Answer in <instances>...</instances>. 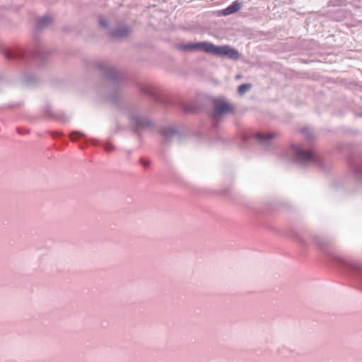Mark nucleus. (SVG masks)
I'll list each match as a JSON object with an SVG mask.
<instances>
[{"instance_id":"nucleus-1","label":"nucleus","mask_w":362,"mask_h":362,"mask_svg":"<svg viewBox=\"0 0 362 362\" xmlns=\"http://www.w3.org/2000/svg\"><path fill=\"white\" fill-rule=\"evenodd\" d=\"M185 50H202L206 53H212L217 55H226V47H215L206 42L189 43L182 47Z\"/></svg>"},{"instance_id":"nucleus-2","label":"nucleus","mask_w":362,"mask_h":362,"mask_svg":"<svg viewBox=\"0 0 362 362\" xmlns=\"http://www.w3.org/2000/svg\"><path fill=\"white\" fill-rule=\"evenodd\" d=\"M294 156L296 160L300 163H305L315 159L314 151L304 150L298 146L294 148Z\"/></svg>"},{"instance_id":"nucleus-3","label":"nucleus","mask_w":362,"mask_h":362,"mask_svg":"<svg viewBox=\"0 0 362 362\" xmlns=\"http://www.w3.org/2000/svg\"><path fill=\"white\" fill-rule=\"evenodd\" d=\"M214 110L213 115L214 117H218L221 116L226 110V103L223 99H216L214 100Z\"/></svg>"},{"instance_id":"nucleus-4","label":"nucleus","mask_w":362,"mask_h":362,"mask_svg":"<svg viewBox=\"0 0 362 362\" xmlns=\"http://www.w3.org/2000/svg\"><path fill=\"white\" fill-rule=\"evenodd\" d=\"M241 8V3L235 1L230 6H228V14L233 13Z\"/></svg>"},{"instance_id":"nucleus-5","label":"nucleus","mask_w":362,"mask_h":362,"mask_svg":"<svg viewBox=\"0 0 362 362\" xmlns=\"http://www.w3.org/2000/svg\"><path fill=\"white\" fill-rule=\"evenodd\" d=\"M275 136H276V134H272V133H266V134L257 133L256 134V138L261 141H264L267 139H271Z\"/></svg>"},{"instance_id":"nucleus-6","label":"nucleus","mask_w":362,"mask_h":362,"mask_svg":"<svg viewBox=\"0 0 362 362\" xmlns=\"http://www.w3.org/2000/svg\"><path fill=\"white\" fill-rule=\"evenodd\" d=\"M228 58L233 59L235 60L238 59L239 58V54L234 49L228 47Z\"/></svg>"},{"instance_id":"nucleus-7","label":"nucleus","mask_w":362,"mask_h":362,"mask_svg":"<svg viewBox=\"0 0 362 362\" xmlns=\"http://www.w3.org/2000/svg\"><path fill=\"white\" fill-rule=\"evenodd\" d=\"M251 84L250 83H244L239 86L238 88V93L240 95L245 94L250 88Z\"/></svg>"},{"instance_id":"nucleus-8","label":"nucleus","mask_w":362,"mask_h":362,"mask_svg":"<svg viewBox=\"0 0 362 362\" xmlns=\"http://www.w3.org/2000/svg\"><path fill=\"white\" fill-rule=\"evenodd\" d=\"M127 33H128V30L124 29V30L122 32H120L119 30L115 31L114 35L117 37H122V36H125Z\"/></svg>"},{"instance_id":"nucleus-9","label":"nucleus","mask_w":362,"mask_h":362,"mask_svg":"<svg viewBox=\"0 0 362 362\" xmlns=\"http://www.w3.org/2000/svg\"><path fill=\"white\" fill-rule=\"evenodd\" d=\"M52 21L49 17H45L41 21L42 25H47Z\"/></svg>"},{"instance_id":"nucleus-10","label":"nucleus","mask_w":362,"mask_h":362,"mask_svg":"<svg viewBox=\"0 0 362 362\" xmlns=\"http://www.w3.org/2000/svg\"><path fill=\"white\" fill-rule=\"evenodd\" d=\"M105 151H111L114 149V147L111 144L107 143L105 144Z\"/></svg>"},{"instance_id":"nucleus-11","label":"nucleus","mask_w":362,"mask_h":362,"mask_svg":"<svg viewBox=\"0 0 362 362\" xmlns=\"http://www.w3.org/2000/svg\"><path fill=\"white\" fill-rule=\"evenodd\" d=\"M100 24L104 27H105L107 25V23L102 19L100 20Z\"/></svg>"},{"instance_id":"nucleus-12","label":"nucleus","mask_w":362,"mask_h":362,"mask_svg":"<svg viewBox=\"0 0 362 362\" xmlns=\"http://www.w3.org/2000/svg\"><path fill=\"white\" fill-rule=\"evenodd\" d=\"M227 110H228V112L230 110V106L228 105Z\"/></svg>"},{"instance_id":"nucleus-13","label":"nucleus","mask_w":362,"mask_h":362,"mask_svg":"<svg viewBox=\"0 0 362 362\" xmlns=\"http://www.w3.org/2000/svg\"><path fill=\"white\" fill-rule=\"evenodd\" d=\"M144 165H148V162H144Z\"/></svg>"}]
</instances>
